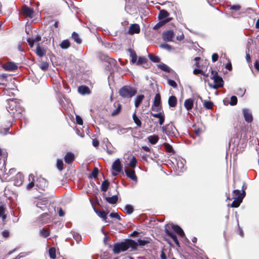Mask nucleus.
I'll return each instance as SVG.
<instances>
[{"instance_id": "nucleus-21", "label": "nucleus", "mask_w": 259, "mask_h": 259, "mask_svg": "<svg viewBox=\"0 0 259 259\" xmlns=\"http://www.w3.org/2000/svg\"><path fill=\"white\" fill-rule=\"evenodd\" d=\"M158 113H152V115L156 118H159V123L160 125H162L165 121V116L162 111V112H159Z\"/></svg>"}, {"instance_id": "nucleus-1", "label": "nucleus", "mask_w": 259, "mask_h": 259, "mask_svg": "<svg viewBox=\"0 0 259 259\" xmlns=\"http://www.w3.org/2000/svg\"><path fill=\"white\" fill-rule=\"evenodd\" d=\"M6 102V107L8 111L12 114L14 117L21 119L25 109L21 105V100L16 98H12L7 99Z\"/></svg>"}, {"instance_id": "nucleus-20", "label": "nucleus", "mask_w": 259, "mask_h": 259, "mask_svg": "<svg viewBox=\"0 0 259 259\" xmlns=\"http://www.w3.org/2000/svg\"><path fill=\"white\" fill-rule=\"evenodd\" d=\"M122 166L119 159L114 161L112 164V168L117 172H120L122 170Z\"/></svg>"}, {"instance_id": "nucleus-52", "label": "nucleus", "mask_w": 259, "mask_h": 259, "mask_svg": "<svg viewBox=\"0 0 259 259\" xmlns=\"http://www.w3.org/2000/svg\"><path fill=\"white\" fill-rule=\"evenodd\" d=\"M148 243H149V241H146V240H142L141 239H139L138 240V242H136V243L137 244V247L139 245V246H144V245H145L146 244H147Z\"/></svg>"}, {"instance_id": "nucleus-41", "label": "nucleus", "mask_w": 259, "mask_h": 259, "mask_svg": "<svg viewBox=\"0 0 259 259\" xmlns=\"http://www.w3.org/2000/svg\"><path fill=\"white\" fill-rule=\"evenodd\" d=\"M60 47L62 49H67L70 47V42L69 40H63L60 45Z\"/></svg>"}, {"instance_id": "nucleus-5", "label": "nucleus", "mask_w": 259, "mask_h": 259, "mask_svg": "<svg viewBox=\"0 0 259 259\" xmlns=\"http://www.w3.org/2000/svg\"><path fill=\"white\" fill-rule=\"evenodd\" d=\"M136 90L130 85H124L119 91V94L124 98H131L136 94Z\"/></svg>"}, {"instance_id": "nucleus-34", "label": "nucleus", "mask_w": 259, "mask_h": 259, "mask_svg": "<svg viewBox=\"0 0 259 259\" xmlns=\"http://www.w3.org/2000/svg\"><path fill=\"white\" fill-rule=\"evenodd\" d=\"M144 98H145V96L144 95H140L136 97L135 102V106L136 108H138L139 107V106L141 104V103L143 101Z\"/></svg>"}, {"instance_id": "nucleus-39", "label": "nucleus", "mask_w": 259, "mask_h": 259, "mask_svg": "<svg viewBox=\"0 0 259 259\" xmlns=\"http://www.w3.org/2000/svg\"><path fill=\"white\" fill-rule=\"evenodd\" d=\"M49 255L51 259H55L56 258V250L55 247H52L49 248Z\"/></svg>"}, {"instance_id": "nucleus-53", "label": "nucleus", "mask_w": 259, "mask_h": 259, "mask_svg": "<svg viewBox=\"0 0 259 259\" xmlns=\"http://www.w3.org/2000/svg\"><path fill=\"white\" fill-rule=\"evenodd\" d=\"M237 97L235 96H232L231 97V100H230V105L232 106H234V105H236L237 104Z\"/></svg>"}, {"instance_id": "nucleus-55", "label": "nucleus", "mask_w": 259, "mask_h": 259, "mask_svg": "<svg viewBox=\"0 0 259 259\" xmlns=\"http://www.w3.org/2000/svg\"><path fill=\"white\" fill-rule=\"evenodd\" d=\"M167 83L169 85L173 87L174 88H177L178 87L176 82L174 80L168 79Z\"/></svg>"}, {"instance_id": "nucleus-14", "label": "nucleus", "mask_w": 259, "mask_h": 259, "mask_svg": "<svg viewBox=\"0 0 259 259\" xmlns=\"http://www.w3.org/2000/svg\"><path fill=\"white\" fill-rule=\"evenodd\" d=\"M124 171L127 177L135 182L138 181L137 177L136 176L135 171L134 169L126 168Z\"/></svg>"}, {"instance_id": "nucleus-19", "label": "nucleus", "mask_w": 259, "mask_h": 259, "mask_svg": "<svg viewBox=\"0 0 259 259\" xmlns=\"http://www.w3.org/2000/svg\"><path fill=\"white\" fill-rule=\"evenodd\" d=\"M171 229L176 233L180 237H183L185 236L184 232L183 229L177 225H172Z\"/></svg>"}, {"instance_id": "nucleus-44", "label": "nucleus", "mask_w": 259, "mask_h": 259, "mask_svg": "<svg viewBox=\"0 0 259 259\" xmlns=\"http://www.w3.org/2000/svg\"><path fill=\"white\" fill-rule=\"evenodd\" d=\"M158 68H160L162 71L169 73L170 71V68L165 64L162 63L157 65Z\"/></svg>"}, {"instance_id": "nucleus-27", "label": "nucleus", "mask_w": 259, "mask_h": 259, "mask_svg": "<svg viewBox=\"0 0 259 259\" xmlns=\"http://www.w3.org/2000/svg\"><path fill=\"white\" fill-rule=\"evenodd\" d=\"M168 103L170 107H175L177 104V99L175 96H171L168 100Z\"/></svg>"}, {"instance_id": "nucleus-36", "label": "nucleus", "mask_w": 259, "mask_h": 259, "mask_svg": "<svg viewBox=\"0 0 259 259\" xmlns=\"http://www.w3.org/2000/svg\"><path fill=\"white\" fill-rule=\"evenodd\" d=\"M110 183L108 180H104L101 184V190L103 192H106L109 186Z\"/></svg>"}, {"instance_id": "nucleus-35", "label": "nucleus", "mask_w": 259, "mask_h": 259, "mask_svg": "<svg viewBox=\"0 0 259 259\" xmlns=\"http://www.w3.org/2000/svg\"><path fill=\"white\" fill-rule=\"evenodd\" d=\"M96 212L98 215L99 217L102 218L104 221L107 222L106 220L107 219V212L105 211L104 210H96Z\"/></svg>"}, {"instance_id": "nucleus-26", "label": "nucleus", "mask_w": 259, "mask_h": 259, "mask_svg": "<svg viewBox=\"0 0 259 259\" xmlns=\"http://www.w3.org/2000/svg\"><path fill=\"white\" fill-rule=\"evenodd\" d=\"M36 54L39 57H42L46 55V50L44 48L41 47L39 44H38L36 49Z\"/></svg>"}, {"instance_id": "nucleus-46", "label": "nucleus", "mask_w": 259, "mask_h": 259, "mask_svg": "<svg viewBox=\"0 0 259 259\" xmlns=\"http://www.w3.org/2000/svg\"><path fill=\"white\" fill-rule=\"evenodd\" d=\"M148 62V60L144 57H139L138 61L136 62L137 65L145 64Z\"/></svg>"}, {"instance_id": "nucleus-32", "label": "nucleus", "mask_w": 259, "mask_h": 259, "mask_svg": "<svg viewBox=\"0 0 259 259\" xmlns=\"http://www.w3.org/2000/svg\"><path fill=\"white\" fill-rule=\"evenodd\" d=\"M128 52L130 53V57L131 58V62L132 63H136L137 60V56L136 52L132 49H129Z\"/></svg>"}, {"instance_id": "nucleus-13", "label": "nucleus", "mask_w": 259, "mask_h": 259, "mask_svg": "<svg viewBox=\"0 0 259 259\" xmlns=\"http://www.w3.org/2000/svg\"><path fill=\"white\" fill-rule=\"evenodd\" d=\"M3 68L7 71H14L18 68L17 65L14 62H9L3 65Z\"/></svg>"}, {"instance_id": "nucleus-24", "label": "nucleus", "mask_w": 259, "mask_h": 259, "mask_svg": "<svg viewBox=\"0 0 259 259\" xmlns=\"http://www.w3.org/2000/svg\"><path fill=\"white\" fill-rule=\"evenodd\" d=\"M194 105V100L191 98L187 99L185 101L184 106L185 108L188 110H191Z\"/></svg>"}, {"instance_id": "nucleus-60", "label": "nucleus", "mask_w": 259, "mask_h": 259, "mask_svg": "<svg viewBox=\"0 0 259 259\" xmlns=\"http://www.w3.org/2000/svg\"><path fill=\"white\" fill-rule=\"evenodd\" d=\"M76 122L79 125H82L83 120L79 115H76Z\"/></svg>"}, {"instance_id": "nucleus-3", "label": "nucleus", "mask_w": 259, "mask_h": 259, "mask_svg": "<svg viewBox=\"0 0 259 259\" xmlns=\"http://www.w3.org/2000/svg\"><path fill=\"white\" fill-rule=\"evenodd\" d=\"M130 248L133 250H136L137 248L136 242L132 239H126L123 242L114 244L113 251L114 253L118 254L121 251H126Z\"/></svg>"}, {"instance_id": "nucleus-48", "label": "nucleus", "mask_w": 259, "mask_h": 259, "mask_svg": "<svg viewBox=\"0 0 259 259\" xmlns=\"http://www.w3.org/2000/svg\"><path fill=\"white\" fill-rule=\"evenodd\" d=\"M137 160L135 156H133L132 158L128 164L129 166L132 168H135L137 166Z\"/></svg>"}, {"instance_id": "nucleus-23", "label": "nucleus", "mask_w": 259, "mask_h": 259, "mask_svg": "<svg viewBox=\"0 0 259 259\" xmlns=\"http://www.w3.org/2000/svg\"><path fill=\"white\" fill-rule=\"evenodd\" d=\"M140 32V27L138 24H132L129 29V32L130 34H133L135 33H139Z\"/></svg>"}, {"instance_id": "nucleus-25", "label": "nucleus", "mask_w": 259, "mask_h": 259, "mask_svg": "<svg viewBox=\"0 0 259 259\" xmlns=\"http://www.w3.org/2000/svg\"><path fill=\"white\" fill-rule=\"evenodd\" d=\"M34 176L33 174H30L29 175L28 180L29 181V184L26 186L27 190H30L35 186V180Z\"/></svg>"}, {"instance_id": "nucleus-33", "label": "nucleus", "mask_w": 259, "mask_h": 259, "mask_svg": "<svg viewBox=\"0 0 259 259\" xmlns=\"http://www.w3.org/2000/svg\"><path fill=\"white\" fill-rule=\"evenodd\" d=\"M71 38L77 44H80L82 42V40L80 38L79 34L75 32H72Z\"/></svg>"}, {"instance_id": "nucleus-2", "label": "nucleus", "mask_w": 259, "mask_h": 259, "mask_svg": "<svg viewBox=\"0 0 259 259\" xmlns=\"http://www.w3.org/2000/svg\"><path fill=\"white\" fill-rule=\"evenodd\" d=\"M238 183L241 186V192L237 189L238 187L236 186L237 183L235 182L233 185L234 189L232 191V198L231 199H234V200L231 204V207L233 208H237L240 206L246 195V187H245V183L241 181L238 182Z\"/></svg>"}, {"instance_id": "nucleus-47", "label": "nucleus", "mask_w": 259, "mask_h": 259, "mask_svg": "<svg viewBox=\"0 0 259 259\" xmlns=\"http://www.w3.org/2000/svg\"><path fill=\"white\" fill-rule=\"evenodd\" d=\"M149 59L154 63H158L160 61L159 58L154 55L150 54L148 55Z\"/></svg>"}, {"instance_id": "nucleus-61", "label": "nucleus", "mask_w": 259, "mask_h": 259, "mask_svg": "<svg viewBox=\"0 0 259 259\" xmlns=\"http://www.w3.org/2000/svg\"><path fill=\"white\" fill-rule=\"evenodd\" d=\"M212 61L213 62H216L219 59V55L217 53H213L211 57Z\"/></svg>"}, {"instance_id": "nucleus-15", "label": "nucleus", "mask_w": 259, "mask_h": 259, "mask_svg": "<svg viewBox=\"0 0 259 259\" xmlns=\"http://www.w3.org/2000/svg\"><path fill=\"white\" fill-rule=\"evenodd\" d=\"M51 235V230L48 227H44L39 231V236L46 238Z\"/></svg>"}, {"instance_id": "nucleus-57", "label": "nucleus", "mask_w": 259, "mask_h": 259, "mask_svg": "<svg viewBox=\"0 0 259 259\" xmlns=\"http://www.w3.org/2000/svg\"><path fill=\"white\" fill-rule=\"evenodd\" d=\"M48 67H49V64L47 62H44L40 66V68L43 71H46L47 70H48Z\"/></svg>"}, {"instance_id": "nucleus-56", "label": "nucleus", "mask_w": 259, "mask_h": 259, "mask_svg": "<svg viewBox=\"0 0 259 259\" xmlns=\"http://www.w3.org/2000/svg\"><path fill=\"white\" fill-rule=\"evenodd\" d=\"M98 173H99L98 168L97 167H95L94 168L93 171L92 172L91 175H92V176L94 178H96L98 176Z\"/></svg>"}, {"instance_id": "nucleus-63", "label": "nucleus", "mask_w": 259, "mask_h": 259, "mask_svg": "<svg viewBox=\"0 0 259 259\" xmlns=\"http://www.w3.org/2000/svg\"><path fill=\"white\" fill-rule=\"evenodd\" d=\"M92 144L95 147H98L99 145V142L97 139H94L93 140Z\"/></svg>"}, {"instance_id": "nucleus-9", "label": "nucleus", "mask_w": 259, "mask_h": 259, "mask_svg": "<svg viewBox=\"0 0 259 259\" xmlns=\"http://www.w3.org/2000/svg\"><path fill=\"white\" fill-rule=\"evenodd\" d=\"M35 186L38 190L45 191L48 187V182L45 179L39 177L36 179Z\"/></svg>"}, {"instance_id": "nucleus-7", "label": "nucleus", "mask_w": 259, "mask_h": 259, "mask_svg": "<svg viewBox=\"0 0 259 259\" xmlns=\"http://www.w3.org/2000/svg\"><path fill=\"white\" fill-rule=\"evenodd\" d=\"M51 198L50 195H47L44 197L40 198L39 197L36 200L34 201V203L37 207L39 208L41 210H44L46 208H47L48 204V201Z\"/></svg>"}, {"instance_id": "nucleus-12", "label": "nucleus", "mask_w": 259, "mask_h": 259, "mask_svg": "<svg viewBox=\"0 0 259 259\" xmlns=\"http://www.w3.org/2000/svg\"><path fill=\"white\" fill-rule=\"evenodd\" d=\"M174 37V33L172 30H169L164 31L162 33V39L164 41H172Z\"/></svg>"}, {"instance_id": "nucleus-54", "label": "nucleus", "mask_w": 259, "mask_h": 259, "mask_svg": "<svg viewBox=\"0 0 259 259\" xmlns=\"http://www.w3.org/2000/svg\"><path fill=\"white\" fill-rule=\"evenodd\" d=\"M109 216L112 218H116L119 221L121 220V217H120L119 214L117 212H111L109 214Z\"/></svg>"}, {"instance_id": "nucleus-16", "label": "nucleus", "mask_w": 259, "mask_h": 259, "mask_svg": "<svg viewBox=\"0 0 259 259\" xmlns=\"http://www.w3.org/2000/svg\"><path fill=\"white\" fill-rule=\"evenodd\" d=\"M244 118L246 122L250 123L253 120V117L251 113L248 109H244L242 110Z\"/></svg>"}, {"instance_id": "nucleus-4", "label": "nucleus", "mask_w": 259, "mask_h": 259, "mask_svg": "<svg viewBox=\"0 0 259 259\" xmlns=\"http://www.w3.org/2000/svg\"><path fill=\"white\" fill-rule=\"evenodd\" d=\"M211 77L210 78L213 80L214 84H209V87L214 89H218L223 87L224 82L222 77L218 75V72L213 70L211 68Z\"/></svg>"}, {"instance_id": "nucleus-42", "label": "nucleus", "mask_w": 259, "mask_h": 259, "mask_svg": "<svg viewBox=\"0 0 259 259\" xmlns=\"http://www.w3.org/2000/svg\"><path fill=\"white\" fill-rule=\"evenodd\" d=\"M163 146H164L165 151L167 152L170 153L172 154L175 153V151H174L172 147L169 144H168L167 143H165L163 144Z\"/></svg>"}, {"instance_id": "nucleus-18", "label": "nucleus", "mask_w": 259, "mask_h": 259, "mask_svg": "<svg viewBox=\"0 0 259 259\" xmlns=\"http://www.w3.org/2000/svg\"><path fill=\"white\" fill-rule=\"evenodd\" d=\"M7 177L8 176L7 172V168L6 167V161L0 159V176Z\"/></svg>"}, {"instance_id": "nucleus-40", "label": "nucleus", "mask_w": 259, "mask_h": 259, "mask_svg": "<svg viewBox=\"0 0 259 259\" xmlns=\"http://www.w3.org/2000/svg\"><path fill=\"white\" fill-rule=\"evenodd\" d=\"M169 16V13L164 10H160L158 15V18L159 20H163L167 18Z\"/></svg>"}, {"instance_id": "nucleus-51", "label": "nucleus", "mask_w": 259, "mask_h": 259, "mask_svg": "<svg viewBox=\"0 0 259 259\" xmlns=\"http://www.w3.org/2000/svg\"><path fill=\"white\" fill-rule=\"evenodd\" d=\"M57 168L61 171L63 169V162L62 159H58L57 161Z\"/></svg>"}, {"instance_id": "nucleus-30", "label": "nucleus", "mask_w": 259, "mask_h": 259, "mask_svg": "<svg viewBox=\"0 0 259 259\" xmlns=\"http://www.w3.org/2000/svg\"><path fill=\"white\" fill-rule=\"evenodd\" d=\"M133 119L135 123L137 125L138 127H142V122L141 119L138 117L136 114V111L134 112L133 114Z\"/></svg>"}, {"instance_id": "nucleus-50", "label": "nucleus", "mask_w": 259, "mask_h": 259, "mask_svg": "<svg viewBox=\"0 0 259 259\" xmlns=\"http://www.w3.org/2000/svg\"><path fill=\"white\" fill-rule=\"evenodd\" d=\"M203 105H204V107L206 109H212V107L213 106V103L210 101H205L204 102Z\"/></svg>"}, {"instance_id": "nucleus-43", "label": "nucleus", "mask_w": 259, "mask_h": 259, "mask_svg": "<svg viewBox=\"0 0 259 259\" xmlns=\"http://www.w3.org/2000/svg\"><path fill=\"white\" fill-rule=\"evenodd\" d=\"M169 226L166 225L165 227L164 231H165V233H166V234L172 239V238L175 237L176 235L175 234V233L174 232L169 231Z\"/></svg>"}, {"instance_id": "nucleus-62", "label": "nucleus", "mask_w": 259, "mask_h": 259, "mask_svg": "<svg viewBox=\"0 0 259 259\" xmlns=\"http://www.w3.org/2000/svg\"><path fill=\"white\" fill-rule=\"evenodd\" d=\"M241 7L239 5H233L231 7L230 9L232 10H234L235 11H237L240 10Z\"/></svg>"}, {"instance_id": "nucleus-11", "label": "nucleus", "mask_w": 259, "mask_h": 259, "mask_svg": "<svg viewBox=\"0 0 259 259\" xmlns=\"http://www.w3.org/2000/svg\"><path fill=\"white\" fill-rule=\"evenodd\" d=\"M247 132L248 127L247 126L245 125L241 127L239 143H242V145H245V146H246L248 140Z\"/></svg>"}, {"instance_id": "nucleus-17", "label": "nucleus", "mask_w": 259, "mask_h": 259, "mask_svg": "<svg viewBox=\"0 0 259 259\" xmlns=\"http://www.w3.org/2000/svg\"><path fill=\"white\" fill-rule=\"evenodd\" d=\"M78 92L81 95H90L91 93V91L90 88L86 85H82L78 88Z\"/></svg>"}, {"instance_id": "nucleus-59", "label": "nucleus", "mask_w": 259, "mask_h": 259, "mask_svg": "<svg viewBox=\"0 0 259 259\" xmlns=\"http://www.w3.org/2000/svg\"><path fill=\"white\" fill-rule=\"evenodd\" d=\"M2 235L4 238H8L10 236V232L8 230H5L2 232Z\"/></svg>"}, {"instance_id": "nucleus-6", "label": "nucleus", "mask_w": 259, "mask_h": 259, "mask_svg": "<svg viewBox=\"0 0 259 259\" xmlns=\"http://www.w3.org/2000/svg\"><path fill=\"white\" fill-rule=\"evenodd\" d=\"M52 212L43 213L37 218L35 223L37 226L49 223L52 221Z\"/></svg>"}, {"instance_id": "nucleus-38", "label": "nucleus", "mask_w": 259, "mask_h": 259, "mask_svg": "<svg viewBox=\"0 0 259 259\" xmlns=\"http://www.w3.org/2000/svg\"><path fill=\"white\" fill-rule=\"evenodd\" d=\"M15 91V90L14 89L12 88L5 89L3 90V93L4 95L11 97L15 95V93L14 92Z\"/></svg>"}, {"instance_id": "nucleus-29", "label": "nucleus", "mask_w": 259, "mask_h": 259, "mask_svg": "<svg viewBox=\"0 0 259 259\" xmlns=\"http://www.w3.org/2000/svg\"><path fill=\"white\" fill-rule=\"evenodd\" d=\"M147 139L149 143H150L152 145H154L157 143L159 139V138L158 135H154L149 136Z\"/></svg>"}, {"instance_id": "nucleus-58", "label": "nucleus", "mask_w": 259, "mask_h": 259, "mask_svg": "<svg viewBox=\"0 0 259 259\" xmlns=\"http://www.w3.org/2000/svg\"><path fill=\"white\" fill-rule=\"evenodd\" d=\"M160 47L163 49H166L167 50H170L172 49L171 46L167 44H161L160 45Z\"/></svg>"}, {"instance_id": "nucleus-49", "label": "nucleus", "mask_w": 259, "mask_h": 259, "mask_svg": "<svg viewBox=\"0 0 259 259\" xmlns=\"http://www.w3.org/2000/svg\"><path fill=\"white\" fill-rule=\"evenodd\" d=\"M170 20L169 19H166L164 22H159L153 27V29L155 30L158 29L163 25L164 23L168 22L170 21Z\"/></svg>"}, {"instance_id": "nucleus-28", "label": "nucleus", "mask_w": 259, "mask_h": 259, "mask_svg": "<svg viewBox=\"0 0 259 259\" xmlns=\"http://www.w3.org/2000/svg\"><path fill=\"white\" fill-rule=\"evenodd\" d=\"M105 200L109 203L114 204H116L118 201V196L117 195H115L111 197H106Z\"/></svg>"}, {"instance_id": "nucleus-8", "label": "nucleus", "mask_w": 259, "mask_h": 259, "mask_svg": "<svg viewBox=\"0 0 259 259\" xmlns=\"http://www.w3.org/2000/svg\"><path fill=\"white\" fill-rule=\"evenodd\" d=\"M152 110L156 112H160L162 107L161 102V96L159 93L155 95L154 101L152 106Z\"/></svg>"}, {"instance_id": "nucleus-31", "label": "nucleus", "mask_w": 259, "mask_h": 259, "mask_svg": "<svg viewBox=\"0 0 259 259\" xmlns=\"http://www.w3.org/2000/svg\"><path fill=\"white\" fill-rule=\"evenodd\" d=\"M114 105L115 107H117V108L112 112L111 115L112 116L118 115L120 112L122 107L121 105L119 103H115Z\"/></svg>"}, {"instance_id": "nucleus-22", "label": "nucleus", "mask_w": 259, "mask_h": 259, "mask_svg": "<svg viewBox=\"0 0 259 259\" xmlns=\"http://www.w3.org/2000/svg\"><path fill=\"white\" fill-rule=\"evenodd\" d=\"M74 159V155L71 152H67L64 156V161L67 164L72 163Z\"/></svg>"}, {"instance_id": "nucleus-37", "label": "nucleus", "mask_w": 259, "mask_h": 259, "mask_svg": "<svg viewBox=\"0 0 259 259\" xmlns=\"http://www.w3.org/2000/svg\"><path fill=\"white\" fill-rule=\"evenodd\" d=\"M6 207L5 205L3 204L0 205V217H1L3 221L6 219V214H5Z\"/></svg>"}, {"instance_id": "nucleus-10", "label": "nucleus", "mask_w": 259, "mask_h": 259, "mask_svg": "<svg viewBox=\"0 0 259 259\" xmlns=\"http://www.w3.org/2000/svg\"><path fill=\"white\" fill-rule=\"evenodd\" d=\"M34 10L33 8H29L27 5L22 6L21 10V14L26 17L32 18L33 16Z\"/></svg>"}, {"instance_id": "nucleus-64", "label": "nucleus", "mask_w": 259, "mask_h": 259, "mask_svg": "<svg viewBox=\"0 0 259 259\" xmlns=\"http://www.w3.org/2000/svg\"><path fill=\"white\" fill-rule=\"evenodd\" d=\"M226 68L229 71H231L232 70V64L230 61H229L226 64L225 66Z\"/></svg>"}, {"instance_id": "nucleus-45", "label": "nucleus", "mask_w": 259, "mask_h": 259, "mask_svg": "<svg viewBox=\"0 0 259 259\" xmlns=\"http://www.w3.org/2000/svg\"><path fill=\"white\" fill-rule=\"evenodd\" d=\"M124 209L125 211H126V213L128 214H131L134 211L133 207L131 205H130V204H126L124 206Z\"/></svg>"}]
</instances>
